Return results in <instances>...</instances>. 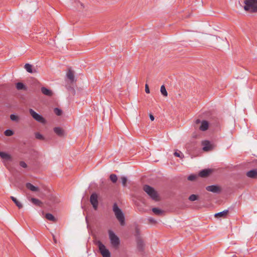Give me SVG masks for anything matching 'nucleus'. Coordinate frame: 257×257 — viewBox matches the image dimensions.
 <instances>
[{"label": "nucleus", "mask_w": 257, "mask_h": 257, "mask_svg": "<svg viewBox=\"0 0 257 257\" xmlns=\"http://www.w3.org/2000/svg\"><path fill=\"white\" fill-rule=\"evenodd\" d=\"M244 10L249 13H257V0H244Z\"/></svg>", "instance_id": "f257e3e1"}, {"label": "nucleus", "mask_w": 257, "mask_h": 257, "mask_svg": "<svg viewBox=\"0 0 257 257\" xmlns=\"http://www.w3.org/2000/svg\"><path fill=\"white\" fill-rule=\"evenodd\" d=\"M112 210L116 218L120 222V225H123L125 223L124 215L121 210L118 207L116 203L113 204Z\"/></svg>", "instance_id": "f03ea898"}, {"label": "nucleus", "mask_w": 257, "mask_h": 257, "mask_svg": "<svg viewBox=\"0 0 257 257\" xmlns=\"http://www.w3.org/2000/svg\"><path fill=\"white\" fill-rule=\"evenodd\" d=\"M143 190L153 200H158V195L154 188L148 185H145L143 186Z\"/></svg>", "instance_id": "7ed1b4c3"}, {"label": "nucleus", "mask_w": 257, "mask_h": 257, "mask_svg": "<svg viewBox=\"0 0 257 257\" xmlns=\"http://www.w3.org/2000/svg\"><path fill=\"white\" fill-rule=\"evenodd\" d=\"M108 234L111 244L115 248H117L120 244L119 238L110 230L108 231Z\"/></svg>", "instance_id": "20e7f679"}, {"label": "nucleus", "mask_w": 257, "mask_h": 257, "mask_svg": "<svg viewBox=\"0 0 257 257\" xmlns=\"http://www.w3.org/2000/svg\"><path fill=\"white\" fill-rule=\"evenodd\" d=\"M95 244L98 246L99 250L103 257H111L109 250L100 240L97 241Z\"/></svg>", "instance_id": "39448f33"}, {"label": "nucleus", "mask_w": 257, "mask_h": 257, "mask_svg": "<svg viewBox=\"0 0 257 257\" xmlns=\"http://www.w3.org/2000/svg\"><path fill=\"white\" fill-rule=\"evenodd\" d=\"M29 112L32 117L37 121L41 123L42 124H45L46 123V119L40 114L37 113L33 109H29Z\"/></svg>", "instance_id": "423d86ee"}, {"label": "nucleus", "mask_w": 257, "mask_h": 257, "mask_svg": "<svg viewBox=\"0 0 257 257\" xmlns=\"http://www.w3.org/2000/svg\"><path fill=\"white\" fill-rule=\"evenodd\" d=\"M90 202L95 210L97 209L98 202V195L96 193H93L90 197Z\"/></svg>", "instance_id": "0eeeda50"}, {"label": "nucleus", "mask_w": 257, "mask_h": 257, "mask_svg": "<svg viewBox=\"0 0 257 257\" xmlns=\"http://www.w3.org/2000/svg\"><path fill=\"white\" fill-rule=\"evenodd\" d=\"M195 124H198L201 123L199 130L201 131H206L208 128L209 123L206 120L201 121L199 119H197L195 121Z\"/></svg>", "instance_id": "6e6552de"}, {"label": "nucleus", "mask_w": 257, "mask_h": 257, "mask_svg": "<svg viewBox=\"0 0 257 257\" xmlns=\"http://www.w3.org/2000/svg\"><path fill=\"white\" fill-rule=\"evenodd\" d=\"M206 189L208 191L212 192L213 193H219L220 192V188L216 185H210L206 187Z\"/></svg>", "instance_id": "1a4fd4ad"}, {"label": "nucleus", "mask_w": 257, "mask_h": 257, "mask_svg": "<svg viewBox=\"0 0 257 257\" xmlns=\"http://www.w3.org/2000/svg\"><path fill=\"white\" fill-rule=\"evenodd\" d=\"M42 93L46 96H52L53 95V92L51 90L45 87H42L41 88Z\"/></svg>", "instance_id": "9d476101"}, {"label": "nucleus", "mask_w": 257, "mask_h": 257, "mask_svg": "<svg viewBox=\"0 0 257 257\" xmlns=\"http://www.w3.org/2000/svg\"><path fill=\"white\" fill-rule=\"evenodd\" d=\"M246 176L250 178H257V170L253 169L246 173Z\"/></svg>", "instance_id": "9b49d317"}, {"label": "nucleus", "mask_w": 257, "mask_h": 257, "mask_svg": "<svg viewBox=\"0 0 257 257\" xmlns=\"http://www.w3.org/2000/svg\"><path fill=\"white\" fill-rule=\"evenodd\" d=\"M203 150L204 151H208L211 149V145L208 141H204L202 142Z\"/></svg>", "instance_id": "f8f14e48"}, {"label": "nucleus", "mask_w": 257, "mask_h": 257, "mask_svg": "<svg viewBox=\"0 0 257 257\" xmlns=\"http://www.w3.org/2000/svg\"><path fill=\"white\" fill-rule=\"evenodd\" d=\"M67 78L72 83L75 81L74 74L73 71L69 69L66 73Z\"/></svg>", "instance_id": "ddd939ff"}, {"label": "nucleus", "mask_w": 257, "mask_h": 257, "mask_svg": "<svg viewBox=\"0 0 257 257\" xmlns=\"http://www.w3.org/2000/svg\"><path fill=\"white\" fill-rule=\"evenodd\" d=\"M211 173L210 169H204L199 172L198 175L201 177H206Z\"/></svg>", "instance_id": "4468645a"}, {"label": "nucleus", "mask_w": 257, "mask_h": 257, "mask_svg": "<svg viewBox=\"0 0 257 257\" xmlns=\"http://www.w3.org/2000/svg\"><path fill=\"white\" fill-rule=\"evenodd\" d=\"M54 131L59 137H63L64 135V130L60 127H54Z\"/></svg>", "instance_id": "2eb2a0df"}, {"label": "nucleus", "mask_w": 257, "mask_h": 257, "mask_svg": "<svg viewBox=\"0 0 257 257\" xmlns=\"http://www.w3.org/2000/svg\"><path fill=\"white\" fill-rule=\"evenodd\" d=\"M26 187L27 189L33 192H37L39 190V188L38 187H36L34 186L30 183H27L26 184Z\"/></svg>", "instance_id": "dca6fc26"}, {"label": "nucleus", "mask_w": 257, "mask_h": 257, "mask_svg": "<svg viewBox=\"0 0 257 257\" xmlns=\"http://www.w3.org/2000/svg\"><path fill=\"white\" fill-rule=\"evenodd\" d=\"M229 211L228 209L223 210V211L216 213L214 216L215 217H221L225 218L226 217Z\"/></svg>", "instance_id": "f3484780"}, {"label": "nucleus", "mask_w": 257, "mask_h": 257, "mask_svg": "<svg viewBox=\"0 0 257 257\" xmlns=\"http://www.w3.org/2000/svg\"><path fill=\"white\" fill-rule=\"evenodd\" d=\"M0 156L2 159L7 160H11V156L4 152H0Z\"/></svg>", "instance_id": "a211bd4d"}, {"label": "nucleus", "mask_w": 257, "mask_h": 257, "mask_svg": "<svg viewBox=\"0 0 257 257\" xmlns=\"http://www.w3.org/2000/svg\"><path fill=\"white\" fill-rule=\"evenodd\" d=\"M11 199L13 200V201L16 204L17 206L19 208H22L23 207L22 204L19 202L16 198L14 197V196H11Z\"/></svg>", "instance_id": "6ab92c4d"}, {"label": "nucleus", "mask_w": 257, "mask_h": 257, "mask_svg": "<svg viewBox=\"0 0 257 257\" xmlns=\"http://www.w3.org/2000/svg\"><path fill=\"white\" fill-rule=\"evenodd\" d=\"M16 88L18 90H26V86L22 82H18L16 83Z\"/></svg>", "instance_id": "aec40b11"}, {"label": "nucleus", "mask_w": 257, "mask_h": 257, "mask_svg": "<svg viewBox=\"0 0 257 257\" xmlns=\"http://www.w3.org/2000/svg\"><path fill=\"white\" fill-rule=\"evenodd\" d=\"M46 218L50 221H52L53 222H56L57 219L51 213H47L45 215Z\"/></svg>", "instance_id": "412c9836"}, {"label": "nucleus", "mask_w": 257, "mask_h": 257, "mask_svg": "<svg viewBox=\"0 0 257 257\" xmlns=\"http://www.w3.org/2000/svg\"><path fill=\"white\" fill-rule=\"evenodd\" d=\"M137 246L139 250L142 251L144 247V242L141 239H138L137 241Z\"/></svg>", "instance_id": "4be33fe9"}, {"label": "nucleus", "mask_w": 257, "mask_h": 257, "mask_svg": "<svg viewBox=\"0 0 257 257\" xmlns=\"http://www.w3.org/2000/svg\"><path fill=\"white\" fill-rule=\"evenodd\" d=\"M24 68L28 72L31 73L33 72L32 65L27 63L25 65Z\"/></svg>", "instance_id": "5701e85b"}, {"label": "nucleus", "mask_w": 257, "mask_h": 257, "mask_svg": "<svg viewBox=\"0 0 257 257\" xmlns=\"http://www.w3.org/2000/svg\"><path fill=\"white\" fill-rule=\"evenodd\" d=\"M31 200V202L34 204L37 205V206H40L42 204V202L39 199H36V198H32Z\"/></svg>", "instance_id": "b1692460"}, {"label": "nucleus", "mask_w": 257, "mask_h": 257, "mask_svg": "<svg viewBox=\"0 0 257 257\" xmlns=\"http://www.w3.org/2000/svg\"><path fill=\"white\" fill-rule=\"evenodd\" d=\"M152 211L157 215H160L163 213V211L161 209L157 207L153 208Z\"/></svg>", "instance_id": "393cba45"}, {"label": "nucleus", "mask_w": 257, "mask_h": 257, "mask_svg": "<svg viewBox=\"0 0 257 257\" xmlns=\"http://www.w3.org/2000/svg\"><path fill=\"white\" fill-rule=\"evenodd\" d=\"M160 91L163 96H167L168 93L164 85L161 86Z\"/></svg>", "instance_id": "a878e982"}, {"label": "nucleus", "mask_w": 257, "mask_h": 257, "mask_svg": "<svg viewBox=\"0 0 257 257\" xmlns=\"http://www.w3.org/2000/svg\"><path fill=\"white\" fill-rule=\"evenodd\" d=\"M14 132L11 130H7L5 131L4 134L6 136L10 137L14 135Z\"/></svg>", "instance_id": "bb28decb"}, {"label": "nucleus", "mask_w": 257, "mask_h": 257, "mask_svg": "<svg viewBox=\"0 0 257 257\" xmlns=\"http://www.w3.org/2000/svg\"><path fill=\"white\" fill-rule=\"evenodd\" d=\"M109 178H110V180L113 183H115L117 181V176L116 175H115V174H111L110 175Z\"/></svg>", "instance_id": "cd10ccee"}, {"label": "nucleus", "mask_w": 257, "mask_h": 257, "mask_svg": "<svg viewBox=\"0 0 257 257\" xmlns=\"http://www.w3.org/2000/svg\"><path fill=\"white\" fill-rule=\"evenodd\" d=\"M197 199L198 196L195 194H192L189 197V200L191 201H194Z\"/></svg>", "instance_id": "c85d7f7f"}, {"label": "nucleus", "mask_w": 257, "mask_h": 257, "mask_svg": "<svg viewBox=\"0 0 257 257\" xmlns=\"http://www.w3.org/2000/svg\"><path fill=\"white\" fill-rule=\"evenodd\" d=\"M10 119L12 121H18L19 119V118L17 115L12 114H11V115H10Z\"/></svg>", "instance_id": "c756f323"}, {"label": "nucleus", "mask_w": 257, "mask_h": 257, "mask_svg": "<svg viewBox=\"0 0 257 257\" xmlns=\"http://www.w3.org/2000/svg\"><path fill=\"white\" fill-rule=\"evenodd\" d=\"M54 111L55 113L57 115H61L62 114V110L58 108H55Z\"/></svg>", "instance_id": "7c9ffc66"}, {"label": "nucleus", "mask_w": 257, "mask_h": 257, "mask_svg": "<svg viewBox=\"0 0 257 257\" xmlns=\"http://www.w3.org/2000/svg\"><path fill=\"white\" fill-rule=\"evenodd\" d=\"M197 178V175L194 174H191L188 177V180L189 181H194Z\"/></svg>", "instance_id": "2f4dec72"}, {"label": "nucleus", "mask_w": 257, "mask_h": 257, "mask_svg": "<svg viewBox=\"0 0 257 257\" xmlns=\"http://www.w3.org/2000/svg\"><path fill=\"white\" fill-rule=\"evenodd\" d=\"M35 137L36 139H39V140H43L44 139L43 136L39 133H36L35 134Z\"/></svg>", "instance_id": "473e14b6"}, {"label": "nucleus", "mask_w": 257, "mask_h": 257, "mask_svg": "<svg viewBox=\"0 0 257 257\" xmlns=\"http://www.w3.org/2000/svg\"><path fill=\"white\" fill-rule=\"evenodd\" d=\"M174 155L177 157L182 158L184 156L183 154L181 152H175L174 153Z\"/></svg>", "instance_id": "72a5a7b5"}, {"label": "nucleus", "mask_w": 257, "mask_h": 257, "mask_svg": "<svg viewBox=\"0 0 257 257\" xmlns=\"http://www.w3.org/2000/svg\"><path fill=\"white\" fill-rule=\"evenodd\" d=\"M122 185L125 186L127 181V178L125 177H122L121 178Z\"/></svg>", "instance_id": "f704fd0d"}, {"label": "nucleus", "mask_w": 257, "mask_h": 257, "mask_svg": "<svg viewBox=\"0 0 257 257\" xmlns=\"http://www.w3.org/2000/svg\"><path fill=\"white\" fill-rule=\"evenodd\" d=\"M20 165L21 167L24 168H26L27 167V164L24 161H21L20 162Z\"/></svg>", "instance_id": "c9c22d12"}, {"label": "nucleus", "mask_w": 257, "mask_h": 257, "mask_svg": "<svg viewBox=\"0 0 257 257\" xmlns=\"http://www.w3.org/2000/svg\"><path fill=\"white\" fill-rule=\"evenodd\" d=\"M145 91L147 93H150V89H149V86L148 84H146L145 85Z\"/></svg>", "instance_id": "e433bc0d"}, {"label": "nucleus", "mask_w": 257, "mask_h": 257, "mask_svg": "<svg viewBox=\"0 0 257 257\" xmlns=\"http://www.w3.org/2000/svg\"><path fill=\"white\" fill-rule=\"evenodd\" d=\"M149 116H150V118L151 119V120L152 121H153L154 120V119H155L154 116H153V115L152 114H150Z\"/></svg>", "instance_id": "4c0bfd02"}, {"label": "nucleus", "mask_w": 257, "mask_h": 257, "mask_svg": "<svg viewBox=\"0 0 257 257\" xmlns=\"http://www.w3.org/2000/svg\"><path fill=\"white\" fill-rule=\"evenodd\" d=\"M53 239H54V241L55 243H56L57 242V241H56V239L55 238V236L54 235H53Z\"/></svg>", "instance_id": "58836bf2"}]
</instances>
